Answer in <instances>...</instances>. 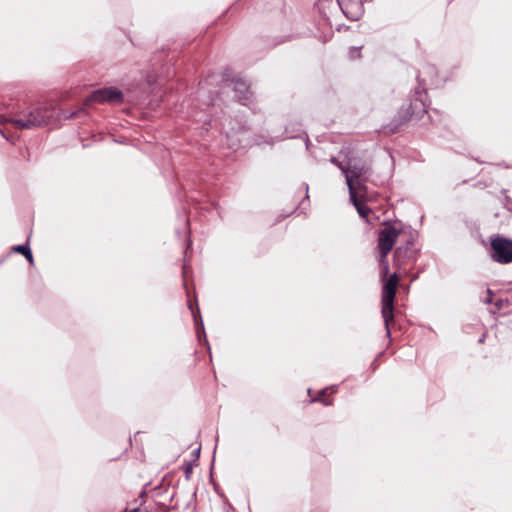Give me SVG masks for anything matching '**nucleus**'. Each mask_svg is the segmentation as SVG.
Listing matches in <instances>:
<instances>
[{
  "instance_id": "6e6552de",
  "label": "nucleus",
  "mask_w": 512,
  "mask_h": 512,
  "mask_svg": "<svg viewBox=\"0 0 512 512\" xmlns=\"http://www.w3.org/2000/svg\"><path fill=\"white\" fill-rule=\"evenodd\" d=\"M235 92L238 94L240 101L246 103L249 100V87L244 82H237L235 85Z\"/></svg>"
},
{
  "instance_id": "f03ea898",
  "label": "nucleus",
  "mask_w": 512,
  "mask_h": 512,
  "mask_svg": "<svg viewBox=\"0 0 512 512\" xmlns=\"http://www.w3.org/2000/svg\"><path fill=\"white\" fill-rule=\"evenodd\" d=\"M400 230L393 226H385L380 232L378 237V249L381 254L380 262L383 265V274L388 273V263L386 262L387 254L392 250Z\"/></svg>"
},
{
  "instance_id": "0eeeda50",
  "label": "nucleus",
  "mask_w": 512,
  "mask_h": 512,
  "mask_svg": "<svg viewBox=\"0 0 512 512\" xmlns=\"http://www.w3.org/2000/svg\"><path fill=\"white\" fill-rule=\"evenodd\" d=\"M360 192L361 191H356L355 198H351V200H352L354 206L356 207L358 213L360 214V216L363 218H367L370 213V209L368 207H366L365 205H363L362 202L360 201V199H359Z\"/></svg>"
},
{
  "instance_id": "1a4fd4ad",
  "label": "nucleus",
  "mask_w": 512,
  "mask_h": 512,
  "mask_svg": "<svg viewBox=\"0 0 512 512\" xmlns=\"http://www.w3.org/2000/svg\"><path fill=\"white\" fill-rule=\"evenodd\" d=\"M14 250L23 254L30 263H33V256L30 248L27 245H18L14 247Z\"/></svg>"
},
{
  "instance_id": "423d86ee",
  "label": "nucleus",
  "mask_w": 512,
  "mask_h": 512,
  "mask_svg": "<svg viewBox=\"0 0 512 512\" xmlns=\"http://www.w3.org/2000/svg\"><path fill=\"white\" fill-rule=\"evenodd\" d=\"M123 100V95L120 90L113 87L102 88L94 91L90 97L87 99V102H97V103H120Z\"/></svg>"
},
{
  "instance_id": "39448f33",
  "label": "nucleus",
  "mask_w": 512,
  "mask_h": 512,
  "mask_svg": "<svg viewBox=\"0 0 512 512\" xmlns=\"http://www.w3.org/2000/svg\"><path fill=\"white\" fill-rule=\"evenodd\" d=\"M492 258L499 263L512 262V241L504 237L497 236L491 241Z\"/></svg>"
},
{
  "instance_id": "f257e3e1",
  "label": "nucleus",
  "mask_w": 512,
  "mask_h": 512,
  "mask_svg": "<svg viewBox=\"0 0 512 512\" xmlns=\"http://www.w3.org/2000/svg\"><path fill=\"white\" fill-rule=\"evenodd\" d=\"M398 285L397 274H392L385 282L382 292V317L386 327L387 334L390 333V325L393 323L394 318V297Z\"/></svg>"
},
{
  "instance_id": "20e7f679",
  "label": "nucleus",
  "mask_w": 512,
  "mask_h": 512,
  "mask_svg": "<svg viewBox=\"0 0 512 512\" xmlns=\"http://www.w3.org/2000/svg\"><path fill=\"white\" fill-rule=\"evenodd\" d=\"M51 118V113L47 107L37 108L32 111L26 120L14 119L12 123L20 129H30L45 125Z\"/></svg>"
},
{
  "instance_id": "7ed1b4c3",
  "label": "nucleus",
  "mask_w": 512,
  "mask_h": 512,
  "mask_svg": "<svg viewBox=\"0 0 512 512\" xmlns=\"http://www.w3.org/2000/svg\"><path fill=\"white\" fill-rule=\"evenodd\" d=\"M332 162L335 163L345 174L350 198H355V192L361 191L363 188V185L358 181V179L368 171V167L365 165H353L350 167H345L335 159H332Z\"/></svg>"
}]
</instances>
